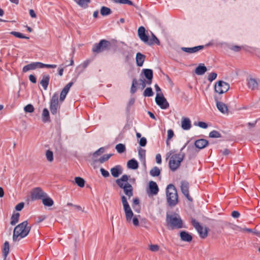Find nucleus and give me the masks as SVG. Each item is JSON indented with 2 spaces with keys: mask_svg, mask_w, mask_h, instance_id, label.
Returning a JSON list of instances; mask_svg holds the SVG:
<instances>
[{
  "mask_svg": "<svg viewBox=\"0 0 260 260\" xmlns=\"http://www.w3.org/2000/svg\"><path fill=\"white\" fill-rule=\"evenodd\" d=\"M155 101L156 104L161 109H166L169 108V104L166 99L164 96V94L160 95H156Z\"/></svg>",
  "mask_w": 260,
  "mask_h": 260,
  "instance_id": "obj_10",
  "label": "nucleus"
},
{
  "mask_svg": "<svg viewBox=\"0 0 260 260\" xmlns=\"http://www.w3.org/2000/svg\"><path fill=\"white\" fill-rule=\"evenodd\" d=\"M145 59V56L142 53H137L136 56V61L137 65L139 67H142Z\"/></svg>",
  "mask_w": 260,
  "mask_h": 260,
  "instance_id": "obj_22",
  "label": "nucleus"
},
{
  "mask_svg": "<svg viewBox=\"0 0 260 260\" xmlns=\"http://www.w3.org/2000/svg\"><path fill=\"white\" fill-rule=\"evenodd\" d=\"M216 106L218 109L222 113H225L228 112V107L226 105L223 103L218 102L216 103Z\"/></svg>",
  "mask_w": 260,
  "mask_h": 260,
  "instance_id": "obj_25",
  "label": "nucleus"
},
{
  "mask_svg": "<svg viewBox=\"0 0 260 260\" xmlns=\"http://www.w3.org/2000/svg\"><path fill=\"white\" fill-rule=\"evenodd\" d=\"M37 68H40V62H33L25 66L22 69V71L26 73L29 70H35Z\"/></svg>",
  "mask_w": 260,
  "mask_h": 260,
  "instance_id": "obj_17",
  "label": "nucleus"
},
{
  "mask_svg": "<svg viewBox=\"0 0 260 260\" xmlns=\"http://www.w3.org/2000/svg\"><path fill=\"white\" fill-rule=\"evenodd\" d=\"M19 216V213L13 214L11 218V224L13 225H15L18 222Z\"/></svg>",
  "mask_w": 260,
  "mask_h": 260,
  "instance_id": "obj_32",
  "label": "nucleus"
},
{
  "mask_svg": "<svg viewBox=\"0 0 260 260\" xmlns=\"http://www.w3.org/2000/svg\"><path fill=\"white\" fill-rule=\"evenodd\" d=\"M46 196V193L39 187L33 188L30 192V198L32 201L42 200L43 198Z\"/></svg>",
  "mask_w": 260,
  "mask_h": 260,
  "instance_id": "obj_9",
  "label": "nucleus"
},
{
  "mask_svg": "<svg viewBox=\"0 0 260 260\" xmlns=\"http://www.w3.org/2000/svg\"><path fill=\"white\" fill-rule=\"evenodd\" d=\"M198 126L202 128H207L208 127L207 124L203 121H200L198 123Z\"/></svg>",
  "mask_w": 260,
  "mask_h": 260,
  "instance_id": "obj_54",
  "label": "nucleus"
},
{
  "mask_svg": "<svg viewBox=\"0 0 260 260\" xmlns=\"http://www.w3.org/2000/svg\"><path fill=\"white\" fill-rule=\"evenodd\" d=\"M137 84V81L136 79H134L133 80V83H132V87H131V92L132 93H135L136 91V85Z\"/></svg>",
  "mask_w": 260,
  "mask_h": 260,
  "instance_id": "obj_50",
  "label": "nucleus"
},
{
  "mask_svg": "<svg viewBox=\"0 0 260 260\" xmlns=\"http://www.w3.org/2000/svg\"><path fill=\"white\" fill-rule=\"evenodd\" d=\"M181 190L182 193L185 196L187 199L190 201H192V198L189 193V183L187 181H182L181 185Z\"/></svg>",
  "mask_w": 260,
  "mask_h": 260,
  "instance_id": "obj_13",
  "label": "nucleus"
},
{
  "mask_svg": "<svg viewBox=\"0 0 260 260\" xmlns=\"http://www.w3.org/2000/svg\"><path fill=\"white\" fill-rule=\"evenodd\" d=\"M166 222L168 227L171 229H181L183 227L182 220L177 213L167 214Z\"/></svg>",
  "mask_w": 260,
  "mask_h": 260,
  "instance_id": "obj_4",
  "label": "nucleus"
},
{
  "mask_svg": "<svg viewBox=\"0 0 260 260\" xmlns=\"http://www.w3.org/2000/svg\"><path fill=\"white\" fill-rule=\"evenodd\" d=\"M24 203L23 202H21L19 204H18L16 207H15V209L17 210V211H21L24 207Z\"/></svg>",
  "mask_w": 260,
  "mask_h": 260,
  "instance_id": "obj_55",
  "label": "nucleus"
},
{
  "mask_svg": "<svg viewBox=\"0 0 260 260\" xmlns=\"http://www.w3.org/2000/svg\"><path fill=\"white\" fill-rule=\"evenodd\" d=\"M115 3L121 4H129L132 5V2L129 0H113Z\"/></svg>",
  "mask_w": 260,
  "mask_h": 260,
  "instance_id": "obj_47",
  "label": "nucleus"
},
{
  "mask_svg": "<svg viewBox=\"0 0 260 260\" xmlns=\"http://www.w3.org/2000/svg\"><path fill=\"white\" fill-rule=\"evenodd\" d=\"M154 87H155V91H156V95H160V94H161V95L163 94V93H162V92L161 91V89H160V87L158 86V85L155 84L154 85Z\"/></svg>",
  "mask_w": 260,
  "mask_h": 260,
  "instance_id": "obj_56",
  "label": "nucleus"
},
{
  "mask_svg": "<svg viewBox=\"0 0 260 260\" xmlns=\"http://www.w3.org/2000/svg\"><path fill=\"white\" fill-rule=\"evenodd\" d=\"M100 171H101V173L102 175L104 177H109L110 176L109 172L106 171V170H105L103 168H101L100 169Z\"/></svg>",
  "mask_w": 260,
  "mask_h": 260,
  "instance_id": "obj_53",
  "label": "nucleus"
},
{
  "mask_svg": "<svg viewBox=\"0 0 260 260\" xmlns=\"http://www.w3.org/2000/svg\"><path fill=\"white\" fill-rule=\"evenodd\" d=\"M58 106V96L55 93L52 96L50 103V111L53 114L57 113Z\"/></svg>",
  "mask_w": 260,
  "mask_h": 260,
  "instance_id": "obj_12",
  "label": "nucleus"
},
{
  "mask_svg": "<svg viewBox=\"0 0 260 260\" xmlns=\"http://www.w3.org/2000/svg\"><path fill=\"white\" fill-rule=\"evenodd\" d=\"M42 118V120L45 122H48L50 121L49 113L47 109L44 108L43 109Z\"/></svg>",
  "mask_w": 260,
  "mask_h": 260,
  "instance_id": "obj_29",
  "label": "nucleus"
},
{
  "mask_svg": "<svg viewBox=\"0 0 260 260\" xmlns=\"http://www.w3.org/2000/svg\"><path fill=\"white\" fill-rule=\"evenodd\" d=\"M105 152L104 147H100L97 151L93 153V156L94 158L97 157L98 156L101 155Z\"/></svg>",
  "mask_w": 260,
  "mask_h": 260,
  "instance_id": "obj_41",
  "label": "nucleus"
},
{
  "mask_svg": "<svg viewBox=\"0 0 260 260\" xmlns=\"http://www.w3.org/2000/svg\"><path fill=\"white\" fill-rule=\"evenodd\" d=\"M143 95L144 96H151L153 95L152 89L150 87H147L145 90Z\"/></svg>",
  "mask_w": 260,
  "mask_h": 260,
  "instance_id": "obj_44",
  "label": "nucleus"
},
{
  "mask_svg": "<svg viewBox=\"0 0 260 260\" xmlns=\"http://www.w3.org/2000/svg\"><path fill=\"white\" fill-rule=\"evenodd\" d=\"M139 144L141 146H145L146 144V139L143 137L139 141Z\"/></svg>",
  "mask_w": 260,
  "mask_h": 260,
  "instance_id": "obj_58",
  "label": "nucleus"
},
{
  "mask_svg": "<svg viewBox=\"0 0 260 260\" xmlns=\"http://www.w3.org/2000/svg\"><path fill=\"white\" fill-rule=\"evenodd\" d=\"M191 223L192 226L198 231L200 237L202 239H205L208 236V228L207 227L204 228L200 223L195 219L192 218L191 220Z\"/></svg>",
  "mask_w": 260,
  "mask_h": 260,
  "instance_id": "obj_7",
  "label": "nucleus"
},
{
  "mask_svg": "<svg viewBox=\"0 0 260 260\" xmlns=\"http://www.w3.org/2000/svg\"><path fill=\"white\" fill-rule=\"evenodd\" d=\"M44 67H47L48 68H55L56 67V65L44 64L40 62V68H43Z\"/></svg>",
  "mask_w": 260,
  "mask_h": 260,
  "instance_id": "obj_49",
  "label": "nucleus"
},
{
  "mask_svg": "<svg viewBox=\"0 0 260 260\" xmlns=\"http://www.w3.org/2000/svg\"><path fill=\"white\" fill-rule=\"evenodd\" d=\"M45 155L47 160L49 162H52L54 160L53 153L50 150H47L46 151Z\"/></svg>",
  "mask_w": 260,
  "mask_h": 260,
  "instance_id": "obj_35",
  "label": "nucleus"
},
{
  "mask_svg": "<svg viewBox=\"0 0 260 260\" xmlns=\"http://www.w3.org/2000/svg\"><path fill=\"white\" fill-rule=\"evenodd\" d=\"M75 183L80 187H83L85 185V180L80 177H75Z\"/></svg>",
  "mask_w": 260,
  "mask_h": 260,
  "instance_id": "obj_33",
  "label": "nucleus"
},
{
  "mask_svg": "<svg viewBox=\"0 0 260 260\" xmlns=\"http://www.w3.org/2000/svg\"><path fill=\"white\" fill-rule=\"evenodd\" d=\"M184 148L182 147L179 153L173 154L170 156L169 166L171 171L174 172L180 167L185 157V153L183 152Z\"/></svg>",
  "mask_w": 260,
  "mask_h": 260,
  "instance_id": "obj_2",
  "label": "nucleus"
},
{
  "mask_svg": "<svg viewBox=\"0 0 260 260\" xmlns=\"http://www.w3.org/2000/svg\"><path fill=\"white\" fill-rule=\"evenodd\" d=\"M181 126L183 130H189L191 126L189 118L188 117H183L181 122Z\"/></svg>",
  "mask_w": 260,
  "mask_h": 260,
  "instance_id": "obj_16",
  "label": "nucleus"
},
{
  "mask_svg": "<svg viewBox=\"0 0 260 260\" xmlns=\"http://www.w3.org/2000/svg\"><path fill=\"white\" fill-rule=\"evenodd\" d=\"M143 73L145 77L147 79V83L148 85L151 84L153 78L152 71L151 69H144L143 70Z\"/></svg>",
  "mask_w": 260,
  "mask_h": 260,
  "instance_id": "obj_20",
  "label": "nucleus"
},
{
  "mask_svg": "<svg viewBox=\"0 0 260 260\" xmlns=\"http://www.w3.org/2000/svg\"><path fill=\"white\" fill-rule=\"evenodd\" d=\"M9 243L8 241H5L4 244L3 248V254L5 259L9 253Z\"/></svg>",
  "mask_w": 260,
  "mask_h": 260,
  "instance_id": "obj_26",
  "label": "nucleus"
},
{
  "mask_svg": "<svg viewBox=\"0 0 260 260\" xmlns=\"http://www.w3.org/2000/svg\"><path fill=\"white\" fill-rule=\"evenodd\" d=\"M248 86L249 88L254 90L257 88L258 82L254 79H250L248 81Z\"/></svg>",
  "mask_w": 260,
  "mask_h": 260,
  "instance_id": "obj_28",
  "label": "nucleus"
},
{
  "mask_svg": "<svg viewBox=\"0 0 260 260\" xmlns=\"http://www.w3.org/2000/svg\"><path fill=\"white\" fill-rule=\"evenodd\" d=\"M229 88V84L223 81H219L217 82L214 85L215 91L219 94L225 93L228 91Z\"/></svg>",
  "mask_w": 260,
  "mask_h": 260,
  "instance_id": "obj_8",
  "label": "nucleus"
},
{
  "mask_svg": "<svg viewBox=\"0 0 260 260\" xmlns=\"http://www.w3.org/2000/svg\"><path fill=\"white\" fill-rule=\"evenodd\" d=\"M43 204L46 206H51L53 205L54 202L53 200L47 196L42 199Z\"/></svg>",
  "mask_w": 260,
  "mask_h": 260,
  "instance_id": "obj_30",
  "label": "nucleus"
},
{
  "mask_svg": "<svg viewBox=\"0 0 260 260\" xmlns=\"http://www.w3.org/2000/svg\"><path fill=\"white\" fill-rule=\"evenodd\" d=\"M217 77V74L215 73H212L210 74L209 75L208 77V79L210 81H212L214 79H216Z\"/></svg>",
  "mask_w": 260,
  "mask_h": 260,
  "instance_id": "obj_52",
  "label": "nucleus"
},
{
  "mask_svg": "<svg viewBox=\"0 0 260 260\" xmlns=\"http://www.w3.org/2000/svg\"><path fill=\"white\" fill-rule=\"evenodd\" d=\"M121 199L124 209L126 208H127V207H129V205L127 201V199L125 196H122L121 197Z\"/></svg>",
  "mask_w": 260,
  "mask_h": 260,
  "instance_id": "obj_46",
  "label": "nucleus"
},
{
  "mask_svg": "<svg viewBox=\"0 0 260 260\" xmlns=\"http://www.w3.org/2000/svg\"><path fill=\"white\" fill-rule=\"evenodd\" d=\"M31 227L28 226L27 221H24L17 225L14 229L13 235L14 241H19L29 234Z\"/></svg>",
  "mask_w": 260,
  "mask_h": 260,
  "instance_id": "obj_1",
  "label": "nucleus"
},
{
  "mask_svg": "<svg viewBox=\"0 0 260 260\" xmlns=\"http://www.w3.org/2000/svg\"><path fill=\"white\" fill-rule=\"evenodd\" d=\"M159 191L158 187L155 182L151 181L149 183V189L147 193L149 196L156 195Z\"/></svg>",
  "mask_w": 260,
  "mask_h": 260,
  "instance_id": "obj_14",
  "label": "nucleus"
},
{
  "mask_svg": "<svg viewBox=\"0 0 260 260\" xmlns=\"http://www.w3.org/2000/svg\"><path fill=\"white\" fill-rule=\"evenodd\" d=\"M159 249V246L156 244H151L149 246V250L153 252L158 251Z\"/></svg>",
  "mask_w": 260,
  "mask_h": 260,
  "instance_id": "obj_48",
  "label": "nucleus"
},
{
  "mask_svg": "<svg viewBox=\"0 0 260 260\" xmlns=\"http://www.w3.org/2000/svg\"><path fill=\"white\" fill-rule=\"evenodd\" d=\"M231 50L235 52H238L241 50V47L238 46H233L231 48Z\"/></svg>",
  "mask_w": 260,
  "mask_h": 260,
  "instance_id": "obj_61",
  "label": "nucleus"
},
{
  "mask_svg": "<svg viewBox=\"0 0 260 260\" xmlns=\"http://www.w3.org/2000/svg\"><path fill=\"white\" fill-rule=\"evenodd\" d=\"M139 156L141 159H145V150L142 149L141 147H140V149L138 150Z\"/></svg>",
  "mask_w": 260,
  "mask_h": 260,
  "instance_id": "obj_45",
  "label": "nucleus"
},
{
  "mask_svg": "<svg viewBox=\"0 0 260 260\" xmlns=\"http://www.w3.org/2000/svg\"><path fill=\"white\" fill-rule=\"evenodd\" d=\"M138 35L142 42L149 45H152L154 44L159 45L160 44L159 41L153 33H151V39L149 40L144 26H141L138 28Z\"/></svg>",
  "mask_w": 260,
  "mask_h": 260,
  "instance_id": "obj_5",
  "label": "nucleus"
},
{
  "mask_svg": "<svg viewBox=\"0 0 260 260\" xmlns=\"http://www.w3.org/2000/svg\"><path fill=\"white\" fill-rule=\"evenodd\" d=\"M140 203V201L138 198H135L133 200V206L134 207L135 205H138Z\"/></svg>",
  "mask_w": 260,
  "mask_h": 260,
  "instance_id": "obj_63",
  "label": "nucleus"
},
{
  "mask_svg": "<svg viewBox=\"0 0 260 260\" xmlns=\"http://www.w3.org/2000/svg\"><path fill=\"white\" fill-rule=\"evenodd\" d=\"M127 166L129 169L136 170L138 168L139 164L137 160L134 159H132L128 161Z\"/></svg>",
  "mask_w": 260,
  "mask_h": 260,
  "instance_id": "obj_24",
  "label": "nucleus"
},
{
  "mask_svg": "<svg viewBox=\"0 0 260 260\" xmlns=\"http://www.w3.org/2000/svg\"><path fill=\"white\" fill-rule=\"evenodd\" d=\"M72 85H73V83L70 82V83H68L62 89V90H61V91L60 92V97H59V101L60 102H63L65 98L66 97V95L68 94V93L69 92L70 89L71 87V86H72Z\"/></svg>",
  "mask_w": 260,
  "mask_h": 260,
  "instance_id": "obj_15",
  "label": "nucleus"
},
{
  "mask_svg": "<svg viewBox=\"0 0 260 260\" xmlns=\"http://www.w3.org/2000/svg\"><path fill=\"white\" fill-rule=\"evenodd\" d=\"M24 110L26 113H32L34 111V108L31 104H28L24 107Z\"/></svg>",
  "mask_w": 260,
  "mask_h": 260,
  "instance_id": "obj_42",
  "label": "nucleus"
},
{
  "mask_svg": "<svg viewBox=\"0 0 260 260\" xmlns=\"http://www.w3.org/2000/svg\"><path fill=\"white\" fill-rule=\"evenodd\" d=\"M231 215L234 218H238L240 216V213L237 211H234L232 212Z\"/></svg>",
  "mask_w": 260,
  "mask_h": 260,
  "instance_id": "obj_59",
  "label": "nucleus"
},
{
  "mask_svg": "<svg viewBox=\"0 0 260 260\" xmlns=\"http://www.w3.org/2000/svg\"><path fill=\"white\" fill-rule=\"evenodd\" d=\"M112 155V154H105L99 158V161L101 163H104L108 160Z\"/></svg>",
  "mask_w": 260,
  "mask_h": 260,
  "instance_id": "obj_40",
  "label": "nucleus"
},
{
  "mask_svg": "<svg viewBox=\"0 0 260 260\" xmlns=\"http://www.w3.org/2000/svg\"><path fill=\"white\" fill-rule=\"evenodd\" d=\"M111 173L114 177H118L122 173V167L119 165L116 166L111 169Z\"/></svg>",
  "mask_w": 260,
  "mask_h": 260,
  "instance_id": "obj_18",
  "label": "nucleus"
},
{
  "mask_svg": "<svg viewBox=\"0 0 260 260\" xmlns=\"http://www.w3.org/2000/svg\"><path fill=\"white\" fill-rule=\"evenodd\" d=\"M49 81V75H45L43 77L41 81V84L45 90H46L48 86Z\"/></svg>",
  "mask_w": 260,
  "mask_h": 260,
  "instance_id": "obj_27",
  "label": "nucleus"
},
{
  "mask_svg": "<svg viewBox=\"0 0 260 260\" xmlns=\"http://www.w3.org/2000/svg\"><path fill=\"white\" fill-rule=\"evenodd\" d=\"M180 236L182 241L190 242L192 240L191 235L185 231H181L180 233Z\"/></svg>",
  "mask_w": 260,
  "mask_h": 260,
  "instance_id": "obj_21",
  "label": "nucleus"
},
{
  "mask_svg": "<svg viewBox=\"0 0 260 260\" xmlns=\"http://www.w3.org/2000/svg\"><path fill=\"white\" fill-rule=\"evenodd\" d=\"M80 7H85L90 3V0H74Z\"/></svg>",
  "mask_w": 260,
  "mask_h": 260,
  "instance_id": "obj_37",
  "label": "nucleus"
},
{
  "mask_svg": "<svg viewBox=\"0 0 260 260\" xmlns=\"http://www.w3.org/2000/svg\"><path fill=\"white\" fill-rule=\"evenodd\" d=\"M10 34L15 36L16 38H20V39H29V37H26V36H24L23 34H22L21 33L17 32V31H11L10 32Z\"/></svg>",
  "mask_w": 260,
  "mask_h": 260,
  "instance_id": "obj_38",
  "label": "nucleus"
},
{
  "mask_svg": "<svg viewBox=\"0 0 260 260\" xmlns=\"http://www.w3.org/2000/svg\"><path fill=\"white\" fill-rule=\"evenodd\" d=\"M133 223L135 226L139 225V222L138 219L137 217H134L133 219Z\"/></svg>",
  "mask_w": 260,
  "mask_h": 260,
  "instance_id": "obj_64",
  "label": "nucleus"
},
{
  "mask_svg": "<svg viewBox=\"0 0 260 260\" xmlns=\"http://www.w3.org/2000/svg\"><path fill=\"white\" fill-rule=\"evenodd\" d=\"M207 71L206 67L204 64H199L195 69V73L198 75L204 74Z\"/></svg>",
  "mask_w": 260,
  "mask_h": 260,
  "instance_id": "obj_23",
  "label": "nucleus"
},
{
  "mask_svg": "<svg viewBox=\"0 0 260 260\" xmlns=\"http://www.w3.org/2000/svg\"><path fill=\"white\" fill-rule=\"evenodd\" d=\"M160 174V170L157 167H153L150 171V174L153 177L158 176Z\"/></svg>",
  "mask_w": 260,
  "mask_h": 260,
  "instance_id": "obj_34",
  "label": "nucleus"
},
{
  "mask_svg": "<svg viewBox=\"0 0 260 260\" xmlns=\"http://www.w3.org/2000/svg\"><path fill=\"white\" fill-rule=\"evenodd\" d=\"M129 176L127 175H123L120 179L116 180V183L121 188L123 189L124 193L129 199L133 196V188L131 184L127 182Z\"/></svg>",
  "mask_w": 260,
  "mask_h": 260,
  "instance_id": "obj_3",
  "label": "nucleus"
},
{
  "mask_svg": "<svg viewBox=\"0 0 260 260\" xmlns=\"http://www.w3.org/2000/svg\"><path fill=\"white\" fill-rule=\"evenodd\" d=\"M29 79L30 81V82H31L33 83H36L37 82L36 78L35 76L32 75H29Z\"/></svg>",
  "mask_w": 260,
  "mask_h": 260,
  "instance_id": "obj_62",
  "label": "nucleus"
},
{
  "mask_svg": "<svg viewBox=\"0 0 260 260\" xmlns=\"http://www.w3.org/2000/svg\"><path fill=\"white\" fill-rule=\"evenodd\" d=\"M203 46H198L193 47L191 48H186V47H183L182 48V50L187 53H195L203 48Z\"/></svg>",
  "mask_w": 260,
  "mask_h": 260,
  "instance_id": "obj_19",
  "label": "nucleus"
},
{
  "mask_svg": "<svg viewBox=\"0 0 260 260\" xmlns=\"http://www.w3.org/2000/svg\"><path fill=\"white\" fill-rule=\"evenodd\" d=\"M167 202L171 207L175 206L178 202L177 189L172 184L168 185L166 189Z\"/></svg>",
  "mask_w": 260,
  "mask_h": 260,
  "instance_id": "obj_6",
  "label": "nucleus"
},
{
  "mask_svg": "<svg viewBox=\"0 0 260 260\" xmlns=\"http://www.w3.org/2000/svg\"><path fill=\"white\" fill-rule=\"evenodd\" d=\"M209 137L212 138H218L221 137V135L218 131H212L209 133Z\"/></svg>",
  "mask_w": 260,
  "mask_h": 260,
  "instance_id": "obj_39",
  "label": "nucleus"
},
{
  "mask_svg": "<svg viewBox=\"0 0 260 260\" xmlns=\"http://www.w3.org/2000/svg\"><path fill=\"white\" fill-rule=\"evenodd\" d=\"M174 132L172 129H169L167 131V141L168 142L171 140L174 136Z\"/></svg>",
  "mask_w": 260,
  "mask_h": 260,
  "instance_id": "obj_51",
  "label": "nucleus"
},
{
  "mask_svg": "<svg viewBox=\"0 0 260 260\" xmlns=\"http://www.w3.org/2000/svg\"><path fill=\"white\" fill-rule=\"evenodd\" d=\"M220 152L224 155H228L231 153V151L227 148H224L223 150H220Z\"/></svg>",
  "mask_w": 260,
  "mask_h": 260,
  "instance_id": "obj_57",
  "label": "nucleus"
},
{
  "mask_svg": "<svg viewBox=\"0 0 260 260\" xmlns=\"http://www.w3.org/2000/svg\"><path fill=\"white\" fill-rule=\"evenodd\" d=\"M156 161L157 164H161V157L160 154H157L155 157Z\"/></svg>",
  "mask_w": 260,
  "mask_h": 260,
  "instance_id": "obj_60",
  "label": "nucleus"
},
{
  "mask_svg": "<svg viewBox=\"0 0 260 260\" xmlns=\"http://www.w3.org/2000/svg\"><path fill=\"white\" fill-rule=\"evenodd\" d=\"M208 145V141L204 139H201L194 142L195 146H207Z\"/></svg>",
  "mask_w": 260,
  "mask_h": 260,
  "instance_id": "obj_31",
  "label": "nucleus"
},
{
  "mask_svg": "<svg viewBox=\"0 0 260 260\" xmlns=\"http://www.w3.org/2000/svg\"><path fill=\"white\" fill-rule=\"evenodd\" d=\"M110 9L106 7H102L101 9V14L102 16H107L111 13Z\"/></svg>",
  "mask_w": 260,
  "mask_h": 260,
  "instance_id": "obj_36",
  "label": "nucleus"
},
{
  "mask_svg": "<svg viewBox=\"0 0 260 260\" xmlns=\"http://www.w3.org/2000/svg\"><path fill=\"white\" fill-rule=\"evenodd\" d=\"M125 218L127 222H130L132 219V217L134 215L133 212L132 210H130L125 213Z\"/></svg>",
  "mask_w": 260,
  "mask_h": 260,
  "instance_id": "obj_43",
  "label": "nucleus"
},
{
  "mask_svg": "<svg viewBox=\"0 0 260 260\" xmlns=\"http://www.w3.org/2000/svg\"><path fill=\"white\" fill-rule=\"evenodd\" d=\"M109 45V42L106 40H102L92 48L93 52L95 53L101 52L106 49Z\"/></svg>",
  "mask_w": 260,
  "mask_h": 260,
  "instance_id": "obj_11",
  "label": "nucleus"
}]
</instances>
